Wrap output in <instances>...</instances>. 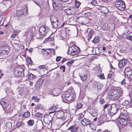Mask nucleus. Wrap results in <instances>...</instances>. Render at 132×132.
<instances>
[{
  "label": "nucleus",
  "instance_id": "f257e3e1",
  "mask_svg": "<svg viewBox=\"0 0 132 132\" xmlns=\"http://www.w3.org/2000/svg\"><path fill=\"white\" fill-rule=\"evenodd\" d=\"M107 108L109 114L112 116L117 112L120 107L118 105L116 104H105L103 106V108L105 109Z\"/></svg>",
  "mask_w": 132,
  "mask_h": 132
},
{
  "label": "nucleus",
  "instance_id": "f03ea898",
  "mask_svg": "<svg viewBox=\"0 0 132 132\" xmlns=\"http://www.w3.org/2000/svg\"><path fill=\"white\" fill-rule=\"evenodd\" d=\"M118 122L122 125H125L127 123L128 121L130 120L129 115L128 113H121L118 119Z\"/></svg>",
  "mask_w": 132,
  "mask_h": 132
},
{
  "label": "nucleus",
  "instance_id": "7ed1b4c3",
  "mask_svg": "<svg viewBox=\"0 0 132 132\" xmlns=\"http://www.w3.org/2000/svg\"><path fill=\"white\" fill-rule=\"evenodd\" d=\"M80 51V50L79 47L75 45H73L69 47L67 52L68 56H73L78 54Z\"/></svg>",
  "mask_w": 132,
  "mask_h": 132
},
{
  "label": "nucleus",
  "instance_id": "20e7f679",
  "mask_svg": "<svg viewBox=\"0 0 132 132\" xmlns=\"http://www.w3.org/2000/svg\"><path fill=\"white\" fill-rule=\"evenodd\" d=\"M0 104L2 106L5 112L8 113H11L13 109L7 104L6 100L4 99H2L0 101Z\"/></svg>",
  "mask_w": 132,
  "mask_h": 132
},
{
  "label": "nucleus",
  "instance_id": "39448f33",
  "mask_svg": "<svg viewBox=\"0 0 132 132\" xmlns=\"http://www.w3.org/2000/svg\"><path fill=\"white\" fill-rule=\"evenodd\" d=\"M14 73L16 77H23L24 76V69L21 67H17L14 69Z\"/></svg>",
  "mask_w": 132,
  "mask_h": 132
},
{
  "label": "nucleus",
  "instance_id": "423d86ee",
  "mask_svg": "<svg viewBox=\"0 0 132 132\" xmlns=\"http://www.w3.org/2000/svg\"><path fill=\"white\" fill-rule=\"evenodd\" d=\"M115 7L119 10L121 11L124 10L126 8L125 2L121 0H118L115 2Z\"/></svg>",
  "mask_w": 132,
  "mask_h": 132
},
{
  "label": "nucleus",
  "instance_id": "0eeeda50",
  "mask_svg": "<svg viewBox=\"0 0 132 132\" xmlns=\"http://www.w3.org/2000/svg\"><path fill=\"white\" fill-rule=\"evenodd\" d=\"M76 21L79 23L84 25L89 23L90 22L89 19L84 16H80L76 18Z\"/></svg>",
  "mask_w": 132,
  "mask_h": 132
},
{
  "label": "nucleus",
  "instance_id": "6e6552de",
  "mask_svg": "<svg viewBox=\"0 0 132 132\" xmlns=\"http://www.w3.org/2000/svg\"><path fill=\"white\" fill-rule=\"evenodd\" d=\"M49 27L46 26H42L40 28L39 31L41 35L45 36L49 31Z\"/></svg>",
  "mask_w": 132,
  "mask_h": 132
},
{
  "label": "nucleus",
  "instance_id": "1a4fd4ad",
  "mask_svg": "<svg viewBox=\"0 0 132 132\" xmlns=\"http://www.w3.org/2000/svg\"><path fill=\"white\" fill-rule=\"evenodd\" d=\"M9 50V47L7 46H3L0 47V55L7 54Z\"/></svg>",
  "mask_w": 132,
  "mask_h": 132
},
{
  "label": "nucleus",
  "instance_id": "9d476101",
  "mask_svg": "<svg viewBox=\"0 0 132 132\" xmlns=\"http://www.w3.org/2000/svg\"><path fill=\"white\" fill-rule=\"evenodd\" d=\"M98 10L100 12L104 14H106L108 12V10L106 7L102 6H100Z\"/></svg>",
  "mask_w": 132,
  "mask_h": 132
},
{
  "label": "nucleus",
  "instance_id": "9b49d317",
  "mask_svg": "<svg viewBox=\"0 0 132 132\" xmlns=\"http://www.w3.org/2000/svg\"><path fill=\"white\" fill-rule=\"evenodd\" d=\"M132 104V101L131 100H130V101L127 100H125L121 104L123 106H126V107L127 108L131 107Z\"/></svg>",
  "mask_w": 132,
  "mask_h": 132
},
{
  "label": "nucleus",
  "instance_id": "f8f14e48",
  "mask_svg": "<svg viewBox=\"0 0 132 132\" xmlns=\"http://www.w3.org/2000/svg\"><path fill=\"white\" fill-rule=\"evenodd\" d=\"M52 120V117L51 116L49 115L45 117L44 119V121L45 123L49 124L50 123Z\"/></svg>",
  "mask_w": 132,
  "mask_h": 132
},
{
  "label": "nucleus",
  "instance_id": "ddd939ff",
  "mask_svg": "<svg viewBox=\"0 0 132 132\" xmlns=\"http://www.w3.org/2000/svg\"><path fill=\"white\" fill-rule=\"evenodd\" d=\"M128 61L126 59H122L120 60L119 62L118 66H124L128 62Z\"/></svg>",
  "mask_w": 132,
  "mask_h": 132
},
{
  "label": "nucleus",
  "instance_id": "4468645a",
  "mask_svg": "<svg viewBox=\"0 0 132 132\" xmlns=\"http://www.w3.org/2000/svg\"><path fill=\"white\" fill-rule=\"evenodd\" d=\"M60 90L59 89H54L52 91V92H50L49 91V93L50 94H51L53 95L54 96H57L59 95L60 93Z\"/></svg>",
  "mask_w": 132,
  "mask_h": 132
},
{
  "label": "nucleus",
  "instance_id": "2eb2a0df",
  "mask_svg": "<svg viewBox=\"0 0 132 132\" xmlns=\"http://www.w3.org/2000/svg\"><path fill=\"white\" fill-rule=\"evenodd\" d=\"M126 75L130 78V77L132 75V71L129 68H126L125 70Z\"/></svg>",
  "mask_w": 132,
  "mask_h": 132
},
{
  "label": "nucleus",
  "instance_id": "dca6fc26",
  "mask_svg": "<svg viewBox=\"0 0 132 132\" xmlns=\"http://www.w3.org/2000/svg\"><path fill=\"white\" fill-rule=\"evenodd\" d=\"M25 11V10L23 9L17 10L16 12V16H19L23 15H24V12Z\"/></svg>",
  "mask_w": 132,
  "mask_h": 132
},
{
  "label": "nucleus",
  "instance_id": "f3484780",
  "mask_svg": "<svg viewBox=\"0 0 132 132\" xmlns=\"http://www.w3.org/2000/svg\"><path fill=\"white\" fill-rule=\"evenodd\" d=\"M91 123L90 121L86 119H84L81 121V123L82 125L84 126L89 125Z\"/></svg>",
  "mask_w": 132,
  "mask_h": 132
},
{
  "label": "nucleus",
  "instance_id": "a211bd4d",
  "mask_svg": "<svg viewBox=\"0 0 132 132\" xmlns=\"http://www.w3.org/2000/svg\"><path fill=\"white\" fill-rule=\"evenodd\" d=\"M114 92L116 93L117 95L120 97L122 95L123 91L121 88H119L116 89L114 91Z\"/></svg>",
  "mask_w": 132,
  "mask_h": 132
},
{
  "label": "nucleus",
  "instance_id": "6ab92c4d",
  "mask_svg": "<svg viewBox=\"0 0 132 132\" xmlns=\"http://www.w3.org/2000/svg\"><path fill=\"white\" fill-rule=\"evenodd\" d=\"M107 30L112 31L115 28L114 24L112 23H109L108 24V27Z\"/></svg>",
  "mask_w": 132,
  "mask_h": 132
},
{
  "label": "nucleus",
  "instance_id": "aec40b11",
  "mask_svg": "<svg viewBox=\"0 0 132 132\" xmlns=\"http://www.w3.org/2000/svg\"><path fill=\"white\" fill-rule=\"evenodd\" d=\"M73 7L69 6V7L67 8V16L70 15L72 14V9Z\"/></svg>",
  "mask_w": 132,
  "mask_h": 132
},
{
  "label": "nucleus",
  "instance_id": "412c9836",
  "mask_svg": "<svg viewBox=\"0 0 132 132\" xmlns=\"http://www.w3.org/2000/svg\"><path fill=\"white\" fill-rule=\"evenodd\" d=\"M71 95L68 97H67V101L68 102V105H67H67L68 106H69V105L68 103H71L74 98L73 95V94H71Z\"/></svg>",
  "mask_w": 132,
  "mask_h": 132
},
{
  "label": "nucleus",
  "instance_id": "4be33fe9",
  "mask_svg": "<svg viewBox=\"0 0 132 132\" xmlns=\"http://www.w3.org/2000/svg\"><path fill=\"white\" fill-rule=\"evenodd\" d=\"M94 34L93 31L91 30H90L88 32L87 36H86V38L88 41H89L91 38Z\"/></svg>",
  "mask_w": 132,
  "mask_h": 132
},
{
  "label": "nucleus",
  "instance_id": "5701e85b",
  "mask_svg": "<svg viewBox=\"0 0 132 132\" xmlns=\"http://www.w3.org/2000/svg\"><path fill=\"white\" fill-rule=\"evenodd\" d=\"M76 126L74 125L71 126L69 127L67 130H71V132H75V130L76 129Z\"/></svg>",
  "mask_w": 132,
  "mask_h": 132
},
{
  "label": "nucleus",
  "instance_id": "b1692460",
  "mask_svg": "<svg viewBox=\"0 0 132 132\" xmlns=\"http://www.w3.org/2000/svg\"><path fill=\"white\" fill-rule=\"evenodd\" d=\"M50 21L51 23L58 21V19L53 16H51L50 17Z\"/></svg>",
  "mask_w": 132,
  "mask_h": 132
},
{
  "label": "nucleus",
  "instance_id": "393cba45",
  "mask_svg": "<svg viewBox=\"0 0 132 132\" xmlns=\"http://www.w3.org/2000/svg\"><path fill=\"white\" fill-rule=\"evenodd\" d=\"M27 76L28 78L31 80L34 79L35 78V76L31 73L28 74Z\"/></svg>",
  "mask_w": 132,
  "mask_h": 132
},
{
  "label": "nucleus",
  "instance_id": "a878e982",
  "mask_svg": "<svg viewBox=\"0 0 132 132\" xmlns=\"http://www.w3.org/2000/svg\"><path fill=\"white\" fill-rule=\"evenodd\" d=\"M100 39V38L99 37H96L92 41L94 43H97L99 42Z\"/></svg>",
  "mask_w": 132,
  "mask_h": 132
},
{
  "label": "nucleus",
  "instance_id": "bb28decb",
  "mask_svg": "<svg viewBox=\"0 0 132 132\" xmlns=\"http://www.w3.org/2000/svg\"><path fill=\"white\" fill-rule=\"evenodd\" d=\"M64 114L62 111H59L58 112L57 117L58 118H61L64 116Z\"/></svg>",
  "mask_w": 132,
  "mask_h": 132
},
{
  "label": "nucleus",
  "instance_id": "cd10ccee",
  "mask_svg": "<svg viewBox=\"0 0 132 132\" xmlns=\"http://www.w3.org/2000/svg\"><path fill=\"white\" fill-rule=\"evenodd\" d=\"M52 25L53 28H54L56 29L58 27V26L59 24L58 21L51 23Z\"/></svg>",
  "mask_w": 132,
  "mask_h": 132
},
{
  "label": "nucleus",
  "instance_id": "c85d7f7f",
  "mask_svg": "<svg viewBox=\"0 0 132 132\" xmlns=\"http://www.w3.org/2000/svg\"><path fill=\"white\" fill-rule=\"evenodd\" d=\"M82 106V103L80 102H77L76 106V109H78L81 108Z\"/></svg>",
  "mask_w": 132,
  "mask_h": 132
},
{
  "label": "nucleus",
  "instance_id": "c756f323",
  "mask_svg": "<svg viewBox=\"0 0 132 132\" xmlns=\"http://www.w3.org/2000/svg\"><path fill=\"white\" fill-rule=\"evenodd\" d=\"M90 3L92 5L94 6H97L98 4V3L97 1L96 0H92Z\"/></svg>",
  "mask_w": 132,
  "mask_h": 132
},
{
  "label": "nucleus",
  "instance_id": "7c9ffc66",
  "mask_svg": "<svg viewBox=\"0 0 132 132\" xmlns=\"http://www.w3.org/2000/svg\"><path fill=\"white\" fill-rule=\"evenodd\" d=\"M75 4L76 7L77 8H78L80 6L81 3L80 2L77 0H76Z\"/></svg>",
  "mask_w": 132,
  "mask_h": 132
},
{
  "label": "nucleus",
  "instance_id": "2f4dec72",
  "mask_svg": "<svg viewBox=\"0 0 132 132\" xmlns=\"http://www.w3.org/2000/svg\"><path fill=\"white\" fill-rule=\"evenodd\" d=\"M108 24L107 23H104L102 26V28L104 30H107L108 27Z\"/></svg>",
  "mask_w": 132,
  "mask_h": 132
},
{
  "label": "nucleus",
  "instance_id": "473e14b6",
  "mask_svg": "<svg viewBox=\"0 0 132 132\" xmlns=\"http://www.w3.org/2000/svg\"><path fill=\"white\" fill-rule=\"evenodd\" d=\"M44 79V77H42L39 78L38 80L37 83L39 85L43 83Z\"/></svg>",
  "mask_w": 132,
  "mask_h": 132
},
{
  "label": "nucleus",
  "instance_id": "72a5a7b5",
  "mask_svg": "<svg viewBox=\"0 0 132 132\" xmlns=\"http://www.w3.org/2000/svg\"><path fill=\"white\" fill-rule=\"evenodd\" d=\"M110 95L112 96L116 100L118 99L120 97L119 95H117L116 93H115L114 94H111Z\"/></svg>",
  "mask_w": 132,
  "mask_h": 132
},
{
  "label": "nucleus",
  "instance_id": "f704fd0d",
  "mask_svg": "<svg viewBox=\"0 0 132 132\" xmlns=\"http://www.w3.org/2000/svg\"><path fill=\"white\" fill-rule=\"evenodd\" d=\"M74 62V60H70L67 62V65L69 66V65L71 66L72 65V64Z\"/></svg>",
  "mask_w": 132,
  "mask_h": 132
},
{
  "label": "nucleus",
  "instance_id": "c9c22d12",
  "mask_svg": "<svg viewBox=\"0 0 132 132\" xmlns=\"http://www.w3.org/2000/svg\"><path fill=\"white\" fill-rule=\"evenodd\" d=\"M80 77L81 78V79L83 81H85L87 78V76L85 75H82V76H80Z\"/></svg>",
  "mask_w": 132,
  "mask_h": 132
},
{
  "label": "nucleus",
  "instance_id": "e433bc0d",
  "mask_svg": "<svg viewBox=\"0 0 132 132\" xmlns=\"http://www.w3.org/2000/svg\"><path fill=\"white\" fill-rule=\"evenodd\" d=\"M98 82L96 81L93 82L92 84V86L94 88H96Z\"/></svg>",
  "mask_w": 132,
  "mask_h": 132
},
{
  "label": "nucleus",
  "instance_id": "4c0bfd02",
  "mask_svg": "<svg viewBox=\"0 0 132 132\" xmlns=\"http://www.w3.org/2000/svg\"><path fill=\"white\" fill-rule=\"evenodd\" d=\"M30 116L29 113L28 112H24L22 116L23 117H29Z\"/></svg>",
  "mask_w": 132,
  "mask_h": 132
},
{
  "label": "nucleus",
  "instance_id": "58836bf2",
  "mask_svg": "<svg viewBox=\"0 0 132 132\" xmlns=\"http://www.w3.org/2000/svg\"><path fill=\"white\" fill-rule=\"evenodd\" d=\"M89 125V126H90V128L92 130H94L95 129L96 127L94 124L90 123Z\"/></svg>",
  "mask_w": 132,
  "mask_h": 132
},
{
  "label": "nucleus",
  "instance_id": "ea45409f",
  "mask_svg": "<svg viewBox=\"0 0 132 132\" xmlns=\"http://www.w3.org/2000/svg\"><path fill=\"white\" fill-rule=\"evenodd\" d=\"M27 123L30 126H32L34 123V120H29L27 122Z\"/></svg>",
  "mask_w": 132,
  "mask_h": 132
},
{
  "label": "nucleus",
  "instance_id": "a19ab883",
  "mask_svg": "<svg viewBox=\"0 0 132 132\" xmlns=\"http://www.w3.org/2000/svg\"><path fill=\"white\" fill-rule=\"evenodd\" d=\"M5 125L8 128H10L12 126V124L11 122H8L6 123Z\"/></svg>",
  "mask_w": 132,
  "mask_h": 132
},
{
  "label": "nucleus",
  "instance_id": "79ce46f5",
  "mask_svg": "<svg viewBox=\"0 0 132 132\" xmlns=\"http://www.w3.org/2000/svg\"><path fill=\"white\" fill-rule=\"evenodd\" d=\"M17 32L15 30H14L13 32V34L11 36V37L12 38H14L17 35Z\"/></svg>",
  "mask_w": 132,
  "mask_h": 132
},
{
  "label": "nucleus",
  "instance_id": "37998d69",
  "mask_svg": "<svg viewBox=\"0 0 132 132\" xmlns=\"http://www.w3.org/2000/svg\"><path fill=\"white\" fill-rule=\"evenodd\" d=\"M54 39V38H53L52 37H49L48 38L46 39L45 41L46 42H50L53 40Z\"/></svg>",
  "mask_w": 132,
  "mask_h": 132
},
{
  "label": "nucleus",
  "instance_id": "c03bdc74",
  "mask_svg": "<svg viewBox=\"0 0 132 132\" xmlns=\"http://www.w3.org/2000/svg\"><path fill=\"white\" fill-rule=\"evenodd\" d=\"M102 86V84L99 82H98L96 88L100 90L101 89Z\"/></svg>",
  "mask_w": 132,
  "mask_h": 132
},
{
  "label": "nucleus",
  "instance_id": "a18cd8bd",
  "mask_svg": "<svg viewBox=\"0 0 132 132\" xmlns=\"http://www.w3.org/2000/svg\"><path fill=\"white\" fill-rule=\"evenodd\" d=\"M66 95L64 94H62V95L61 96V97L62 99V101L63 102L66 103L65 101V100H66Z\"/></svg>",
  "mask_w": 132,
  "mask_h": 132
},
{
  "label": "nucleus",
  "instance_id": "49530a36",
  "mask_svg": "<svg viewBox=\"0 0 132 132\" xmlns=\"http://www.w3.org/2000/svg\"><path fill=\"white\" fill-rule=\"evenodd\" d=\"M27 61L28 63L30 65H32V62L30 58H29L28 59Z\"/></svg>",
  "mask_w": 132,
  "mask_h": 132
},
{
  "label": "nucleus",
  "instance_id": "de8ad7c7",
  "mask_svg": "<svg viewBox=\"0 0 132 132\" xmlns=\"http://www.w3.org/2000/svg\"><path fill=\"white\" fill-rule=\"evenodd\" d=\"M32 99L34 102H37L38 101L39 99L38 97L36 96H33L32 97Z\"/></svg>",
  "mask_w": 132,
  "mask_h": 132
},
{
  "label": "nucleus",
  "instance_id": "09e8293b",
  "mask_svg": "<svg viewBox=\"0 0 132 132\" xmlns=\"http://www.w3.org/2000/svg\"><path fill=\"white\" fill-rule=\"evenodd\" d=\"M22 122L21 121H19L17 122L16 124V125L17 127H19L22 125Z\"/></svg>",
  "mask_w": 132,
  "mask_h": 132
},
{
  "label": "nucleus",
  "instance_id": "8fccbe9b",
  "mask_svg": "<svg viewBox=\"0 0 132 132\" xmlns=\"http://www.w3.org/2000/svg\"><path fill=\"white\" fill-rule=\"evenodd\" d=\"M76 129L75 130V132H82V130L81 129L78 127L76 126Z\"/></svg>",
  "mask_w": 132,
  "mask_h": 132
},
{
  "label": "nucleus",
  "instance_id": "3c124183",
  "mask_svg": "<svg viewBox=\"0 0 132 132\" xmlns=\"http://www.w3.org/2000/svg\"><path fill=\"white\" fill-rule=\"evenodd\" d=\"M99 67L97 68L98 69H96V72L97 73H100L102 72V70L101 69L100 67Z\"/></svg>",
  "mask_w": 132,
  "mask_h": 132
},
{
  "label": "nucleus",
  "instance_id": "603ef678",
  "mask_svg": "<svg viewBox=\"0 0 132 132\" xmlns=\"http://www.w3.org/2000/svg\"><path fill=\"white\" fill-rule=\"evenodd\" d=\"M126 39L128 40L132 41V35H129L127 36Z\"/></svg>",
  "mask_w": 132,
  "mask_h": 132
},
{
  "label": "nucleus",
  "instance_id": "864d4df0",
  "mask_svg": "<svg viewBox=\"0 0 132 132\" xmlns=\"http://www.w3.org/2000/svg\"><path fill=\"white\" fill-rule=\"evenodd\" d=\"M42 115H43L42 114L39 112H37L35 114V116L36 117H42Z\"/></svg>",
  "mask_w": 132,
  "mask_h": 132
},
{
  "label": "nucleus",
  "instance_id": "5fc2aeb1",
  "mask_svg": "<svg viewBox=\"0 0 132 132\" xmlns=\"http://www.w3.org/2000/svg\"><path fill=\"white\" fill-rule=\"evenodd\" d=\"M52 4L54 8L57 7L58 6V5L55 2H53Z\"/></svg>",
  "mask_w": 132,
  "mask_h": 132
},
{
  "label": "nucleus",
  "instance_id": "6e6d98bb",
  "mask_svg": "<svg viewBox=\"0 0 132 132\" xmlns=\"http://www.w3.org/2000/svg\"><path fill=\"white\" fill-rule=\"evenodd\" d=\"M72 0H67V5H68L71 4H72Z\"/></svg>",
  "mask_w": 132,
  "mask_h": 132
},
{
  "label": "nucleus",
  "instance_id": "4d7b16f0",
  "mask_svg": "<svg viewBox=\"0 0 132 132\" xmlns=\"http://www.w3.org/2000/svg\"><path fill=\"white\" fill-rule=\"evenodd\" d=\"M71 94H72L70 92H67V98L71 95Z\"/></svg>",
  "mask_w": 132,
  "mask_h": 132
},
{
  "label": "nucleus",
  "instance_id": "13d9d810",
  "mask_svg": "<svg viewBox=\"0 0 132 132\" xmlns=\"http://www.w3.org/2000/svg\"><path fill=\"white\" fill-rule=\"evenodd\" d=\"M35 28L34 27L31 28L29 31L30 32H32L34 30H35Z\"/></svg>",
  "mask_w": 132,
  "mask_h": 132
},
{
  "label": "nucleus",
  "instance_id": "bf43d9fd",
  "mask_svg": "<svg viewBox=\"0 0 132 132\" xmlns=\"http://www.w3.org/2000/svg\"><path fill=\"white\" fill-rule=\"evenodd\" d=\"M62 57L60 56H57L56 58V61L58 62L61 59Z\"/></svg>",
  "mask_w": 132,
  "mask_h": 132
},
{
  "label": "nucleus",
  "instance_id": "052dcab7",
  "mask_svg": "<svg viewBox=\"0 0 132 132\" xmlns=\"http://www.w3.org/2000/svg\"><path fill=\"white\" fill-rule=\"evenodd\" d=\"M100 102L101 104H103L105 103L104 101V99L101 98L100 100Z\"/></svg>",
  "mask_w": 132,
  "mask_h": 132
},
{
  "label": "nucleus",
  "instance_id": "680f3d73",
  "mask_svg": "<svg viewBox=\"0 0 132 132\" xmlns=\"http://www.w3.org/2000/svg\"><path fill=\"white\" fill-rule=\"evenodd\" d=\"M39 68H40V69H41V71H42V69H43L42 70L43 71H46V69L45 68H44L43 67H39Z\"/></svg>",
  "mask_w": 132,
  "mask_h": 132
},
{
  "label": "nucleus",
  "instance_id": "e2e57ef3",
  "mask_svg": "<svg viewBox=\"0 0 132 132\" xmlns=\"http://www.w3.org/2000/svg\"><path fill=\"white\" fill-rule=\"evenodd\" d=\"M48 50L52 53H55V51L54 49L52 48H50L48 49Z\"/></svg>",
  "mask_w": 132,
  "mask_h": 132
},
{
  "label": "nucleus",
  "instance_id": "0e129e2a",
  "mask_svg": "<svg viewBox=\"0 0 132 132\" xmlns=\"http://www.w3.org/2000/svg\"><path fill=\"white\" fill-rule=\"evenodd\" d=\"M98 77L101 79H104V77L103 75H100Z\"/></svg>",
  "mask_w": 132,
  "mask_h": 132
},
{
  "label": "nucleus",
  "instance_id": "69168bd1",
  "mask_svg": "<svg viewBox=\"0 0 132 132\" xmlns=\"http://www.w3.org/2000/svg\"><path fill=\"white\" fill-rule=\"evenodd\" d=\"M112 76V75L111 73L109 74L108 75L107 78V79H109L111 78Z\"/></svg>",
  "mask_w": 132,
  "mask_h": 132
},
{
  "label": "nucleus",
  "instance_id": "338daca9",
  "mask_svg": "<svg viewBox=\"0 0 132 132\" xmlns=\"http://www.w3.org/2000/svg\"><path fill=\"white\" fill-rule=\"evenodd\" d=\"M110 67V68H111V69H110V70H111V71H112L113 70V72L114 71V70L116 69V68L113 67Z\"/></svg>",
  "mask_w": 132,
  "mask_h": 132
},
{
  "label": "nucleus",
  "instance_id": "774afa93",
  "mask_svg": "<svg viewBox=\"0 0 132 132\" xmlns=\"http://www.w3.org/2000/svg\"><path fill=\"white\" fill-rule=\"evenodd\" d=\"M84 13L88 16H89L90 15V13L89 12H87Z\"/></svg>",
  "mask_w": 132,
  "mask_h": 132
}]
</instances>
